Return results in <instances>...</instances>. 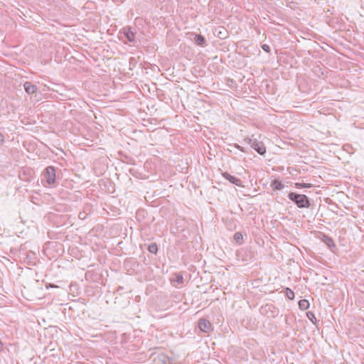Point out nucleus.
I'll use <instances>...</instances> for the list:
<instances>
[{
    "label": "nucleus",
    "instance_id": "nucleus-1",
    "mask_svg": "<svg viewBox=\"0 0 364 364\" xmlns=\"http://www.w3.org/2000/svg\"><path fill=\"white\" fill-rule=\"evenodd\" d=\"M288 197L300 208H309L310 206L309 200L305 195L291 192L289 193Z\"/></svg>",
    "mask_w": 364,
    "mask_h": 364
},
{
    "label": "nucleus",
    "instance_id": "nucleus-2",
    "mask_svg": "<svg viewBox=\"0 0 364 364\" xmlns=\"http://www.w3.org/2000/svg\"><path fill=\"white\" fill-rule=\"evenodd\" d=\"M244 141L250 144L259 154L264 155L266 153V148L262 141L249 137L245 138Z\"/></svg>",
    "mask_w": 364,
    "mask_h": 364
},
{
    "label": "nucleus",
    "instance_id": "nucleus-3",
    "mask_svg": "<svg viewBox=\"0 0 364 364\" xmlns=\"http://www.w3.org/2000/svg\"><path fill=\"white\" fill-rule=\"evenodd\" d=\"M44 178L49 185H53L55 182V170L53 166H48L43 173Z\"/></svg>",
    "mask_w": 364,
    "mask_h": 364
},
{
    "label": "nucleus",
    "instance_id": "nucleus-4",
    "mask_svg": "<svg viewBox=\"0 0 364 364\" xmlns=\"http://www.w3.org/2000/svg\"><path fill=\"white\" fill-rule=\"evenodd\" d=\"M198 327L200 329V331L205 333H209L213 329L211 323L205 318H200L199 320Z\"/></svg>",
    "mask_w": 364,
    "mask_h": 364
},
{
    "label": "nucleus",
    "instance_id": "nucleus-5",
    "mask_svg": "<svg viewBox=\"0 0 364 364\" xmlns=\"http://www.w3.org/2000/svg\"><path fill=\"white\" fill-rule=\"evenodd\" d=\"M223 176L228 180L231 183L235 184L237 186H241V181L240 179L230 175V173L225 172L223 173Z\"/></svg>",
    "mask_w": 364,
    "mask_h": 364
},
{
    "label": "nucleus",
    "instance_id": "nucleus-6",
    "mask_svg": "<svg viewBox=\"0 0 364 364\" xmlns=\"http://www.w3.org/2000/svg\"><path fill=\"white\" fill-rule=\"evenodd\" d=\"M25 91L28 94H33L37 90L36 85L32 84L31 82H26L23 85Z\"/></svg>",
    "mask_w": 364,
    "mask_h": 364
},
{
    "label": "nucleus",
    "instance_id": "nucleus-7",
    "mask_svg": "<svg viewBox=\"0 0 364 364\" xmlns=\"http://www.w3.org/2000/svg\"><path fill=\"white\" fill-rule=\"evenodd\" d=\"M124 34L129 42H134L135 41V33L132 31L131 28H124Z\"/></svg>",
    "mask_w": 364,
    "mask_h": 364
},
{
    "label": "nucleus",
    "instance_id": "nucleus-8",
    "mask_svg": "<svg viewBox=\"0 0 364 364\" xmlns=\"http://www.w3.org/2000/svg\"><path fill=\"white\" fill-rule=\"evenodd\" d=\"M194 41L195 43L200 46H203L205 44V38L200 35V34H196L194 37Z\"/></svg>",
    "mask_w": 364,
    "mask_h": 364
},
{
    "label": "nucleus",
    "instance_id": "nucleus-9",
    "mask_svg": "<svg viewBox=\"0 0 364 364\" xmlns=\"http://www.w3.org/2000/svg\"><path fill=\"white\" fill-rule=\"evenodd\" d=\"M271 187L274 190H282L284 188V185L282 182H280L277 180H274L271 183Z\"/></svg>",
    "mask_w": 364,
    "mask_h": 364
},
{
    "label": "nucleus",
    "instance_id": "nucleus-10",
    "mask_svg": "<svg viewBox=\"0 0 364 364\" xmlns=\"http://www.w3.org/2000/svg\"><path fill=\"white\" fill-rule=\"evenodd\" d=\"M184 279L182 275L180 274H176L174 275V278L173 279L172 282L174 283L175 285L181 284L183 283Z\"/></svg>",
    "mask_w": 364,
    "mask_h": 364
},
{
    "label": "nucleus",
    "instance_id": "nucleus-11",
    "mask_svg": "<svg viewBox=\"0 0 364 364\" xmlns=\"http://www.w3.org/2000/svg\"><path fill=\"white\" fill-rule=\"evenodd\" d=\"M234 240L237 244H242L243 242V236L241 232H237L234 235Z\"/></svg>",
    "mask_w": 364,
    "mask_h": 364
},
{
    "label": "nucleus",
    "instance_id": "nucleus-12",
    "mask_svg": "<svg viewBox=\"0 0 364 364\" xmlns=\"http://www.w3.org/2000/svg\"><path fill=\"white\" fill-rule=\"evenodd\" d=\"M299 306L301 309L306 310L309 306V303L306 299L300 300L299 302Z\"/></svg>",
    "mask_w": 364,
    "mask_h": 364
},
{
    "label": "nucleus",
    "instance_id": "nucleus-13",
    "mask_svg": "<svg viewBox=\"0 0 364 364\" xmlns=\"http://www.w3.org/2000/svg\"><path fill=\"white\" fill-rule=\"evenodd\" d=\"M148 250L150 252L156 254L158 251V247L156 243H151L149 245Z\"/></svg>",
    "mask_w": 364,
    "mask_h": 364
},
{
    "label": "nucleus",
    "instance_id": "nucleus-14",
    "mask_svg": "<svg viewBox=\"0 0 364 364\" xmlns=\"http://www.w3.org/2000/svg\"><path fill=\"white\" fill-rule=\"evenodd\" d=\"M286 295L289 299H294V291L290 289L289 288H286Z\"/></svg>",
    "mask_w": 364,
    "mask_h": 364
},
{
    "label": "nucleus",
    "instance_id": "nucleus-15",
    "mask_svg": "<svg viewBox=\"0 0 364 364\" xmlns=\"http://www.w3.org/2000/svg\"><path fill=\"white\" fill-rule=\"evenodd\" d=\"M323 242L328 246V247H331V246H334V242L333 241V240L327 236H324V240H323Z\"/></svg>",
    "mask_w": 364,
    "mask_h": 364
},
{
    "label": "nucleus",
    "instance_id": "nucleus-16",
    "mask_svg": "<svg viewBox=\"0 0 364 364\" xmlns=\"http://www.w3.org/2000/svg\"><path fill=\"white\" fill-rule=\"evenodd\" d=\"M296 188H311V183H296L295 184Z\"/></svg>",
    "mask_w": 364,
    "mask_h": 364
},
{
    "label": "nucleus",
    "instance_id": "nucleus-17",
    "mask_svg": "<svg viewBox=\"0 0 364 364\" xmlns=\"http://www.w3.org/2000/svg\"><path fill=\"white\" fill-rule=\"evenodd\" d=\"M306 316H307L309 320H311L313 323H314V320L313 319L316 320L315 316H314V313L311 312V311H308L306 313Z\"/></svg>",
    "mask_w": 364,
    "mask_h": 364
},
{
    "label": "nucleus",
    "instance_id": "nucleus-18",
    "mask_svg": "<svg viewBox=\"0 0 364 364\" xmlns=\"http://www.w3.org/2000/svg\"><path fill=\"white\" fill-rule=\"evenodd\" d=\"M262 48L266 51V52H269L270 51V48L268 45L267 44H264L262 46Z\"/></svg>",
    "mask_w": 364,
    "mask_h": 364
},
{
    "label": "nucleus",
    "instance_id": "nucleus-19",
    "mask_svg": "<svg viewBox=\"0 0 364 364\" xmlns=\"http://www.w3.org/2000/svg\"><path fill=\"white\" fill-rule=\"evenodd\" d=\"M235 147H236L237 149H238L239 150H240L241 151H242V152H246V150L245 149V148H244V147H242V146H240V145H238V144H235Z\"/></svg>",
    "mask_w": 364,
    "mask_h": 364
},
{
    "label": "nucleus",
    "instance_id": "nucleus-20",
    "mask_svg": "<svg viewBox=\"0 0 364 364\" xmlns=\"http://www.w3.org/2000/svg\"><path fill=\"white\" fill-rule=\"evenodd\" d=\"M4 141V135L0 132V144H3Z\"/></svg>",
    "mask_w": 364,
    "mask_h": 364
},
{
    "label": "nucleus",
    "instance_id": "nucleus-21",
    "mask_svg": "<svg viewBox=\"0 0 364 364\" xmlns=\"http://www.w3.org/2000/svg\"><path fill=\"white\" fill-rule=\"evenodd\" d=\"M272 307V305H266L264 308H265V309H268L269 310H270V309H271Z\"/></svg>",
    "mask_w": 364,
    "mask_h": 364
},
{
    "label": "nucleus",
    "instance_id": "nucleus-22",
    "mask_svg": "<svg viewBox=\"0 0 364 364\" xmlns=\"http://www.w3.org/2000/svg\"><path fill=\"white\" fill-rule=\"evenodd\" d=\"M2 345L3 344H2L1 341H0V349L2 348Z\"/></svg>",
    "mask_w": 364,
    "mask_h": 364
}]
</instances>
